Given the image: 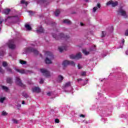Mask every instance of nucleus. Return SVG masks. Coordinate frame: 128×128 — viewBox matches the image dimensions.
I'll return each mask as SVG.
<instances>
[{
    "label": "nucleus",
    "mask_w": 128,
    "mask_h": 128,
    "mask_svg": "<svg viewBox=\"0 0 128 128\" xmlns=\"http://www.w3.org/2000/svg\"><path fill=\"white\" fill-rule=\"evenodd\" d=\"M86 74V72H80V76H84Z\"/></svg>",
    "instance_id": "2f4dec72"
},
{
    "label": "nucleus",
    "mask_w": 128,
    "mask_h": 128,
    "mask_svg": "<svg viewBox=\"0 0 128 128\" xmlns=\"http://www.w3.org/2000/svg\"><path fill=\"white\" fill-rule=\"evenodd\" d=\"M70 86L71 90H72V88L70 86V82H68L65 84V88H68Z\"/></svg>",
    "instance_id": "b1692460"
},
{
    "label": "nucleus",
    "mask_w": 128,
    "mask_h": 128,
    "mask_svg": "<svg viewBox=\"0 0 128 128\" xmlns=\"http://www.w3.org/2000/svg\"><path fill=\"white\" fill-rule=\"evenodd\" d=\"M15 70H16V72H20V74H25L26 73V71H24V70H20V69H18V68H15Z\"/></svg>",
    "instance_id": "6ab92c4d"
},
{
    "label": "nucleus",
    "mask_w": 128,
    "mask_h": 128,
    "mask_svg": "<svg viewBox=\"0 0 128 128\" xmlns=\"http://www.w3.org/2000/svg\"><path fill=\"white\" fill-rule=\"evenodd\" d=\"M78 70H80V68H82V66L80 64H78Z\"/></svg>",
    "instance_id": "e433bc0d"
},
{
    "label": "nucleus",
    "mask_w": 128,
    "mask_h": 128,
    "mask_svg": "<svg viewBox=\"0 0 128 128\" xmlns=\"http://www.w3.org/2000/svg\"><path fill=\"white\" fill-rule=\"evenodd\" d=\"M25 104V103H24V101H22V104Z\"/></svg>",
    "instance_id": "8fccbe9b"
},
{
    "label": "nucleus",
    "mask_w": 128,
    "mask_h": 128,
    "mask_svg": "<svg viewBox=\"0 0 128 128\" xmlns=\"http://www.w3.org/2000/svg\"><path fill=\"white\" fill-rule=\"evenodd\" d=\"M60 14V10H56V11L55 12L56 16H58V14Z\"/></svg>",
    "instance_id": "393cba45"
},
{
    "label": "nucleus",
    "mask_w": 128,
    "mask_h": 128,
    "mask_svg": "<svg viewBox=\"0 0 128 128\" xmlns=\"http://www.w3.org/2000/svg\"><path fill=\"white\" fill-rule=\"evenodd\" d=\"M0 72L1 74H4V70H2V68L0 67Z\"/></svg>",
    "instance_id": "c9c22d12"
},
{
    "label": "nucleus",
    "mask_w": 128,
    "mask_h": 128,
    "mask_svg": "<svg viewBox=\"0 0 128 128\" xmlns=\"http://www.w3.org/2000/svg\"><path fill=\"white\" fill-rule=\"evenodd\" d=\"M20 63L21 64H26V61H24V60H20Z\"/></svg>",
    "instance_id": "bb28decb"
},
{
    "label": "nucleus",
    "mask_w": 128,
    "mask_h": 128,
    "mask_svg": "<svg viewBox=\"0 0 128 128\" xmlns=\"http://www.w3.org/2000/svg\"><path fill=\"white\" fill-rule=\"evenodd\" d=\"M62 65L63 66H67L69 65L72 66H75L76 64L74 62L65 60L63 62Z\"/></svg>",
    "instance_id": "7ed1b4c3"
},
{
    "label": "nucleus",
    "mask_w": 128,
    "mask_h": 128,
    "mask_svg": "<svg viewBox=\"0 0 128 128\" xmlns=\"http://www.w3.org/2000/svg\"><path fill=\"white\" fill-rule=\"evenodd\" d=\"M8 113L6 111H3L2 112V116H6Z\"/></svg>",
    "instance_id": "f704fd0d"
},
{
    "label": "nucleus",
    "mask_w": 128,
    "mask_h": 128,
    "mask_svg": "<svg viewBox=\"0 0 128 128\" xmlns=\"http://www.w3.org/2000/svg\"><path fill=\"white\" fill-rule=\"evenodd\" d=\"M2 88L3 90H4V92H8V88L6 86H2Z\"/></svg>",
    "instance_id": "4be33fe9"
},
{
    "label": "nucleus",
    "mask_w": 128,
    "mask_h": 128,
    "mask_svg": "<svg viewBox=\"0 0 128 128\" xmlns=\"http://www.w3.org/2000/svg\"><path fill=\"white\" fill-rule=\"evenodd\" d=\"M40 2H44V1H42V0H41Z\"/></svg>",
    "instance_id": "4d7b16f0"
},
{
    "label": "nucleus",
    "mask_w": 128,
    "mask_h": 128,
    "mask_svg": "<svg viewBox=\"0 0 128 128\" xmlns=\"http://www.w3.org/2000/svg\"><path fill=\"white\" fill-rule=\"evenodd\" d=\"M50 94H51L50 92H48L47 96H50Z\"/></svg>",
    "instance_id": "de8ad7c7"
},
{
    "label": "nucleus",
    "mask_w": 128,
    "mask_h": 128,
    "mask_svg": "<svg viewBox=\"0 0 128 128\" xmlns=\"http://www.w3.org/2000/svg\"><path fill=\"white\" fill-rule=\"evenodd\" d=\"M82 52L86 54V56H88V54H90V52H88L86 50H83Z\"/></svg>",
    "instance_id": "c85d7f7f"
},
{
    "label": "nucleus",
    "mask_w": 128,
    "mask_h": 128,
    "mask_svg": "<svg viewBox=\"0 0 128 128\" xmlns=\"http://www.w3.org/2000/svg\"><path fill=\"white\" fill-rule=\"evenodd\" d=\"M62 80H64V76H62L61 75H59L58 76V79H57V80L58 82H62Z\"/></svg>",
    "instance_id": "f3484780"
},
{
    "label": "nucleus",
    "mask_w": 128,
    "mask_h": 128,
    "mask_svg": "<svg viewBox=\"0 0 128 128\" xmlns=\"http://www.w3.org/2000/svg\"><path fill=\"white\" fill-rule=\"evenodd\" d=\"M80 25L81 26H84V24L82 22H80Z\"/></svg>",
    "instance_id": "49530a36"
},
{
    "label": "nucleus",
    "mask_w": 128,
    "mask_h": 128,
    "mask_svg": "<svg viewBox=\"0 0 128 128\" xmlns=\"http://www.w3.org/2000/svg\"><path fill=\"white\" fill-rule=\"evenodd\" d=\"M4 51H2V52H1V56H4Z\"/></svg>",
    "instance_id": "c03bdc74"
},
{
    "label": "nucleus",
    "mask_w": 128,
    "mask_h": 128,
    "mask_svg": "<svg viewBox=\"0 0 128 128\" xmlns=\"http://www.w3.org/2000/svg\"><path fill=\"white\" fill-rule=\"evenodd\" d=\"M88 122H86V124H88Z\"/></svg>",
    "instance_id": "6e6d98bb"
},
{
    "label": "nucleus",
    "mask_w": 128,
    "mask_h": 128,
    "mask_svg": "<svg viewBox=\"0 0 128 128\" xmlns=\"http://www.w3.org/2000/svg\"><path fill=\"white\" fill-rule=\"evenodd\" d=\"M106 56V55H104V56Z\"/></svg>",
    "instance_id": "13d9d810"
},
{
    "label": "nucleus",
    "mask_w": 128,
    "mask_h": 128,
    "mask_svg": "<svg viewBox=\"0 0 128 128\" xmlns=\"http://www.w3.org/2000/svg\"><path fill=\"white\" fill-rule=\"evenodd\" d=\"M106 32H102V38H104V36H106Z\"/></svg>",
    "instance_id": "473e14b6"
},
{
    "label": "nucleus",
    "mask_w": 128,
    "mask_h": 128,
    "mask_svg": "<svg viewBox=\"0 0 128 128\" xmlns=\"http://www.w3.org/2000/svg\"><path fill=\"white\" fill-rule=\"evenodd\" d=\"M6 45L11 50H14L16 48V45L14 42V40H10L6 44Z\"/></svg>",
    "instance_id": "423d86ee"
},
{
    "label": "nucleus",
    "mask_w": 128,
    "mask_h": 128,
    "mask_svg": "<svg viewBox=\"0 0 128 128\" xmlns=\"http://www.w3.org/2000/svg\"><path fill=\"white\" fill-rule=\"evenodd\" d=\"M80 118H84V115L82 114L80 115Z\"/></svg>",
    "instance_id": "a18cd8bd"
},
{
    "label": "nucleus",
    "mask_w": 128,
    "mask_h": 128,
    "mask_svg": "<svg viewBox=\"0 0 128 128\" xmlns=\"http://www.w3.org/2000/svg\"><path fill=\"white\" fill-rule=\"evenodd\" d=\"M22 96H24V98H28V96L26 94H23Z\"/></svg>",
    "instance_id": "58836bf2"
},
{
    "label": "nucleus",
    "mask_w": 128,
    "mask_h": 128,
    "mask_svg": "<svg viewBox=\"0 0 128 128\" xmlns=\"http://www.w3.org/2000/svg\"><path fill=\"white\" fill-rule=\"evenodd\" d=\"M33 92H40V88L38 87H34L32 88Z\"/></svg>",
    "instance_id": "f8f14e48"
},
{
    "label": "nucleus",
    "mask_w": 128,
    "mask_h": 128,
    "mask_svg": "<svg viewBox=\"0 0 128 128\" xmlns=\"http://www.w3.org/2000/svg\"><path fill=\"white\" fill-rule=\"evenodd\" d=\"M12 122H14V124H18V122L16 119H12Z\"/></svg>",
    "instance_id": "72a5a7b5"
},
{
    "label": "nucleus",
    "mask_w": 128,
    "mask_h": 128,
    "mask_svg": "<svg viewBox=\"0 0 128 128\" xmlns=\"http://www.w3.org/2000/svg\"><path fill=\"white\" fill-rule=\"evenodd\" d=\"M5 100H6V97L0 98V102L2 104V102H4Z\"/></svg>",
    "instance_id": "cd10ccee"
},
{
    "label": "nucleus",
    "mask_w": 128,
    "mask_h": 128,
    "mask_svg": "<svg viewBox=\"0 0 128 128\" xmlns=\"http://www.w3.org/2000/svg\"><path fill=\"white\" fill-rule=\"evenodd\" d=\"M100 8V4H97V6H94L93 9H92V12H96V10L98 8Z\"/></svg>",
    "instance_id": "4468645a"
},
{
    "label": "nucleus",
    "mask_w": 128,
    "mask_h": 128,
    "mask_svg": "<svg viewBox=\"0 0 128 128\" xmlns=\"http://www.w3.org/2000/svg\"><path fill=\"white\" fill-rule=\"evenodd\" d=\"M6 82L8 84H12V78H7Z\"/></svg>",
    "instance_id": "5701e85b"
},
{
    "label": "nucleus",
    "mask_w": 128,
    "mask_h": 128,
    "mask_svg": "<svg viewBox=\"0 0 128 128\" xmlns=\"http://www.w3.org/2000/svg\"><path fill=\"white\" fill-rule=\"evenodd\" d=\"M70 58L72 60H78L82 58V53L80 52L76 55L71 54L70 55Z\"/></svg>",
    "instance_id": "6e6552de"
},
{
    "label": "nucleus",
    "mask_w": 128,
    "mask_h": 128,
    "mask_svg": "<svg viewBox=\"0 0 128 128\" xmlns=\"http://www.w3.org/2000/svg\"><path fill=\"white\" fill-rule=\"evenodd\" d=\"M118 14H120V16H124L125 18H128V14H126V10H124L122 8H120L118 11Z\"/></svg>",
    "instance_id": "39448f33"
},
{
    "label": "nucleus",
    "mask_w": 128,
    "mask_h": 128,
    "mask_svg": "<svg viewBox=\"0 0 128 128\" xmlns=\"http://www.w3.org/2000/svg\"><path fill=\"white\" fill-rule=\"evenodd\" d=\"M44 56L46 57L45 62L46 64H52V60H54V55H52V53L46 51L44 54Z\"/></svg>",
    "instance_id": "f257e3e1"
},
{
    "label": "nucleus",
    "mask_w": 128,
    "mask_h": 128,
    "mask_svg": "<svg viewBox=\"0 0 128 128\" xmlns=\"http://www.w3.org/2000/svg\"><path fill=\"white\" fill-rule=\"evenodd\" d=\"M110 4H111L113 8H114V6H116L118 4V2H114V1L112 0L109 1L106 3V6H110Z\"/></svg>",
    "instance_id": "9d476101"
},
{
    "label": "nucleus",
    "mask_w": 128,
    "mask_h": 128,
    "mask_svg": "<svg viewBox=\"0 0 128 128\" xmlns=\"http://www.w3.org/2000/svg\"><path fill=\"white\" fill-rule=\"evenodd\" d=\"M77 82H85V84H84H84H88V80H86V82H84L82 79V78H78L77 80Z\"/></svg>",
    "instance_id": "aec40b11"
},
{
    "label": "nucleus",
    "mask_w": 128,
    "mask_h": 128,
    "mask_svg": "<svg viewBox=\"0 0 128 128\" xmlns=\"http://www.w3.org/2000/svg\"><path fill=\"white\" fill-rule=\"evenodd\" d=\"M2 28V27L0 26V32H2V28Z\"/></svg>",
    "instance_id": "603ef678"
},
{
    "label": "nucleus",
    "mask_w": 128,
    "mask_h": 128,
    "mask_svg": "<svg viewBox=\"0 0 128 128\" xmlns=\"http://www.w3.org/2000/svg\"><path fill=\"white\" fill-rule=\"evenodd\" d=\"M63 22L64 24H72V22L68 19L63 20Z\"/></svg>",
    "instance_id": "a211bd4d"
},
{
    "label": "nucleus",
    "mask_w": 128,
    "mask_h": 128,
    "mask_svg": "<svg viewBox=\"0 0 128 128\" xmlns=\"http://www.w3.org/2000/svg\"><path fill=\"white\" fill-rule=\"evenodd\" d=\"M44 82V80L42 78H41L40 82V84H42Z\"/></svg>",
    "instance_id": "37998d69"
},
{
    "label": "nucleus",
    "mask_w": 128,
    "mask_h": 128,
    "mask_svg": "<svg viewBox=\"0 0 128 128\" xmlns=\"http://www.w3.org/2000/svg\"><path fill=\"white\" fill-rule=\"evenodd\" d=\"M18 106L19 108H20V106H21L20 104H18Z\"/></svg>",
    "instance_id": "3c124183"
},
{
    "label": "nucleus",
    "mask_w": 128,
    "mask_h": 128,
    "mask_svg": "<svg viewBox=\"0 0 128 128\" xmlns=\"http://www.w3.org/2000/svg\"><path fill=\"white\" fill-rule=\"evenodd\" d=\"M121 48H122V46H120V47Z\"/></svg>",
    "instance_id": "5fc2aeb1"
},
{
    "label": "nucleus",
    "mask_w": 128,
    "mask_h": 128,
    "mask_svg": "<svg viewBox=\"0 0 128 128\" xmlns=\"http://www.w3.org/2000/svg\"><path fill=\"white\" fill-rule=\"evenodd\" d=\"M2 66H8V63L6 62H3Z\"/></svg>",
    "instance_id": "4c0bfd02"
},
{
    "label": "nucleus",
    "mask_w": 128,
    "mask_h": 128,
    "mask_svg": "<svg viewBox=\"0 0 128 128\" xmlns=\"http://www.w3.org/2000/svg\"><path fill=\"white\" fill-rule=\"evenodd\" d=\"M25 28L28 30H32V27L28 24H25Z\"/></svg>",
    "instance_id": "412c9836"
},
{
    "label": "nucleus",
    "mask_w": 128,
    "mask_h": 128,
    "mask_svg": "<svg viewBox=\"0 0 128 128\" xmlns=\"http://www.w3.org/2000/svg\"><path fill=\"white\" fill-rule=\"evenodd\" d=\"M20 4H24L26 6H28V2H26L24 0H22L20 2Z\"/></svg>",
    "instance_id": "a878e982"
},
{
    "label": "nucleus",
    "mask_w": 128,
    "mask_h": 128,
    "mask_svg": "<svg viewBox=\"0 0 128 128\" xmlns=\"http://www.w3.org/2000/svg\"><path fill=\"white\" fill-rule=\"evenodd\" d=\"M55 122L56 124H58V122H60V120L58 119H56L55 120Z\"/></svg>",
    "instance_id": "ea45409f"
},
{
    "label": "nucleus",
    "mask_w": 128,
    "mask_h": 128,
    "mask_svg": "<svg viewBox=\"0 0 128 128\" xmlns=\"http://www.w3.org/2000/svg\"><path fill=\"white\" fill-rule=\"evenodd\" d=\"M85 2H88V0H85Z\"/></svg>",
    "instance_id": "864d4df0"
},
{
    "label": "nucleus",
    "mask_w": 128,
    "mask_h": 128,
    "mask_svg": "<svg viewBox=\"0 0 128 128\" xmlns=\"http://www.w3.org/2000/svg\"><path fill=\"white\" fill-rule=\"evenodd\" d=\"M16 82L18 84V86L23 88H26V85L24 84L22 82V80L19 77H16Z\"/></svg>",
    "instance_id": "0eeeda50"
},
{
    "label": "nucleus",
    "mask_w": 128,
    "mask_h": 128,
    "mask_svg": "<svg viewBox=\"0 0 128 128\" xmlns=\"http://www.w3.org/2000/svg\"><path fill=\"white\" fill-rule=\"evenodd\" d=\"M29 12H30V14L32 16V11H29Z\"/></svg>",
    "instance_id": "09e8293b"
},
{
    "label": "nucleus",
    "mask_w": 128,
    "mask_h": 128,
    "mask_svg": "<svg viewBox=\"0 0 128 128\" xmlns=\"http://www.w3.org/2000/svg\"><path fill=\"white\" fill-rule=\"evenodd\" d=\"M26 52H34V54H38V51L36 49H35L34 48H32V47H30L27 48Z\"/></svg>",
    "instance_id": "1a4fd4ad"
},
{
    "label": "nucleus",
    "mask_w": 128,
    "mask_h": 128,
    "mask_svg": "<svg viewBox=\"0 0 128 128\" xmlns=\"http://www.w3.org/2000/svg\"><path fill=\"white\" fill-rule=\"evenodd\" d=\"M2 22H4V18H2V17H0V26L2 27Z\"/></svg>",
    "instance_id": "c756f323"
},
{
    "label": "nucleus",
    "mask_w": 128,
    "mask_h": 128,
    "mask_svg": "<svg viewBox=\"0 0 128 128\" xmlns=\"http://www.w3.org/2000/svg\"><path fill=\"white\" fill-rule=\"evenodd\" d=\"M125 36H128V29L127 30H126V31L125 32Z\"/></svg>",
    "instance_id": "a19ab883"
},
{
    "label": "nucleus",
    "mask_w": 128,
    "mask_h": 128,
    "mask_svg": "<svg viewBox=\"0 0 128 128\" xmlns=\"http://www.w3.org/2000/svg\"><path fill=\"white\" fill-rule=\"evenodd\" d=\"M10 9L6 8L4 9L3 10V14H10Z\"/></svg>",
    "instance_id": "dca6fc26"
},
{
    "label": "nucleus",
    "mask_w": 128,
    "mask_h": 128,
    "mask_svg": "<svg viewBox=\"0 0 128 128\" xmlns=\"http://www.w3.org/2000/svg\"><path fill=\"white\" fill-rule=\"evenodd\" d=\"M18 16H10L7 18L5 19V22H8V20H12L15 18H16Z\"/></svg>",
    "instance_id": "9b49d317"
},
{
    "label": "nucleus",
    "mask_w": 128,
    "mask_h": 128,
    "mask_svg": "<svg viewBox=\"0 0 128 128\" xmlns=\"http://www.w3.org/2000/svg\"><path fill=\"white\" fill-rule=\"evenodd\" d=\"M58 33L56 34H52V37L55 38V40H61L62 38H68L70 36L68 35L65 36L62 33H60L59 34L57 35Z\"/></svg>",
    "instance_id": "f03ea898"
},
{
    "label": "nucleus",
    "mask_w": 128,
    "mask_h": 128,
    "mask_svg": "<svg viewBox=\"0 0 128 128\" xmlns=\"http://www.w3.org/2000/svg\"><path fill=\"white\" fill-rule=\"evenodd\" d=\"M40 72L42 74L43 76H44L46 78H50V72L44 68L40 69Z\"/></svg>",
    "instance_id": "20e7f679"
},
{
    "label": "nucleus",
    "mask_w": 128,
    "mask_h": 128,
    "mask_svg": "<svg viewBox=\"0 0 128 128\" xmlns=\"http://www.w3.org/2000/svg\"><path fill=\"white\" fill-rule=\"evenodd\" d=\"M7 72H8L9 74H12V69H10V68H7Z\"/></svg>",
    "instance_id": "7c9ffc66"
},
{
    "label": "nucleus",
    "mask_w": 128,
    "mask_h": 128,
    "mask_svg": "<svg viewBox=\"0 0 128 128\" xmlns=\"http://www.w3.org/2000/svg\"><path fill=\"white\" fill-rule=\"evenodd\" d=\"M36 33L37 34H40L42 32H44V28H42V26H40L38 27V29L36 30Z\"/></svg>",
    "instance_id": "ddd939ff"
},
{
    "label": "nucleus",
    "mask_w": 128,
    "mask_h": 128,
    "mask_svg": "<svg viewBox=\"0 0 128 128\" xmlns=\"http://www.w3.org/2000/svg\"><path fill=\"white\" fill-rule=\"evenodd\" d=\"M58 50H59L60 52H64V50H66V46H64L62 47H59Z\"/></svg>",
    "instance_id": "2eb2a0df"
},
{
    "label": "nucleus",
    "mask_w": 128,
    "mask_h": 128,
    "mask_svg": "<svg viewBox=\"0 0 128 128\" xmlns=\"http://www.w3.org/2000/svg\"><path fill=\"white\" fill-rule=\"evenodd\" d=\"M101 82H102V80H101Z\"/></svg>",
    "instance_id": "bf43d9fd"
},
{
    "label": "nucleus",
    "mask_w": 128,
    "mask_h": 128,
    "mask_svg": "<svg viewBox=\"0 0 128 128\" xmlns=\"http://www.w3.org/2000/svg\"><path fill=\"white\" fill-rule=\"evenodd\" d=\"M124 39H122V46H124Z\"/></svg>",
    "instance_id": "79ce46f5"
}]
</instances>
